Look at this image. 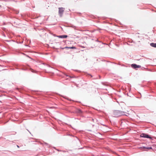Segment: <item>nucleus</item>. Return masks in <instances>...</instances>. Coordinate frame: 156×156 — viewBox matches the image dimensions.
Here are the masks:
<instances>
[{"label": "nucleus", "mask_w": 156, "mask_h": 156, "mask_svg": "<svg viewBox=\"0 0 156 156\" xmlns=\"http://www.w3.org/2000/svg\"><path fill=\"white\" fill-rule=\"evenodd\" d=\"M124 112L118 110H115L112 113V115L115 117H119L123 115Z\"/></svg>", "instance_id": "f257e3e1"}, {"label": "nucleus", "mask_w": 156, "mask_h": 156, "mask_svg": "<svg viewBox=\"0 0 156 156\" xmlns=\"http://www.w3.org/2000/svg\"><path fill=\"white\" fill-rule=\"evenodd\" d=\"M58 13L60 17L62 16L63 13L65 9L64 8H58Z\"/></svg>", "instance_id": "f03ea898"}, {"label": "nucleus", "mask_w": 156, "mask_h": 156, "mask_svg": "<svg viewBox=\"0 0 156 156\" xmlns=\"http://www.w3.org/2000/svg\"><path fill=\"white\" fill-rule=\"evenodd\" d=\"M131 67L135 69H136L137 68H140L141 67V66L140 65H137L136 64H132L131 66Z\"/></svg>", "instance_id": "7ed1b4c3"}, {"label": "nucleus", "mask_w": 156, "mask_h": 156, "mask_svg": "<svg viewBox=\"0 0 156 156\" xmlns=\"http://www.w3.org/2000/svg\"><path fill=\"white\" fill-rule=\"evenodd\" d=\"M140 136L141 137H145V138H151L148 135H146L144 134H142L140 135Z\"/></svg>", "instance_id": "20e7f679"}, {"label": "nucleus", "mask_w": 156, "mask_h": 156, "mask_svg": "<svg viewBox=\"0 0 156 156\" xmlns=\"http://www.w3.org/2000/svg\"><path fill=\"white\" fill-rule=\"evenodd\" d=\"M67 36L66 35H59L57 36V37L59 38H66L67 37Z\"/></svg>", "instance_id": "39448f33"}, {"label": "nucleus", "mask_w": 156, "mask_h": 156, "mask_svg": "<svg viewBox=\"0 0 156 156\" xmlns=\"http://www.w3.org/2000/svg\"><path fill=\"white\" fill-rule=\"evenodd\" d=\"M140 149H152V147H140L139 148Z\"/></svg>", "instance_id": "423d86ee"}, {"label": "nucleus", "mask_w": 156, "mask_h": 156, "mask_svg": "<svg viewBox=\"0 0 156 156\" xmlns=\"http://www.w3.org/2000/svg\"><path fill=\"white\" fill-rule=\"evenodd\" d=\"M150 45L151 46L153 47H156V43H152L150 44Z\"/></svg>", "instance_id": "0eeeda50"}, {"label": "nucleus", "mask_w": 156, "mask_h": 156, "mask_svg": "<svg viewBox=\"0 0 156 156\" xmlns=\"http://www.w3.org/2000/svg\"><path fill=\"white\" fill-rule=\"evenodd\" d=\"M78 112H80V113H81V111L80 110H79V111H78Z\"/></svg>", "instance_id": "6e6552de"}, {"label": "nucleus", "mask_w": 156, "mask_h": 156, "mask_svg": "<svg viewBox=\"0 0 156 156\" xmlns=\"http://www.w3.org/2000/svg\"><path fill=\"white\" fill-rule=\"evenodd\" d=\"M69 48H74V47H70Z\"/></svg>", "instance_id": "1a4fd4ad"}, {"label": "nucleus", "mask_w": 156, "mask_h": 156, "mask_svg": "<svg viewBox=\"0 0 156 156\" xmlns=\"http://www.w3.org/2000/svg\"><path fill=\"white\" fill-rule=\"evenodd\" d=\"M31 71L32 72H34L33 71V69H31Z\"/></svg>", "instance_id": "9d476101"}, {"label": "nucleus", "mask_w": 156, "mask_h": 156, "mask_svg": "<svg viewBox=\"0 0 156 156\" xmlns=\"http://www.w3.org/2000/svg\"><path fill=\"white\" fill-rule=\"evenodd\" d=\"M17 147H18V148H19V146L18 145H17Z\"/></svg>", "instance_id": "9b49d317"}]
</instances>
